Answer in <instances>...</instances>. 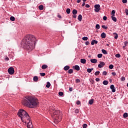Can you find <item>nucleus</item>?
Instances as JSON below:
<instances>
[{"instance_id": "f257e3e1", "label": "nucleus", "mask_w": 128, "mask_h": 128, "mask_svg": "<svg viewBox=\"0 0 128 128\" xmlns=\"http://www.w3.org/2000/svg\"><path fill=\"white\" fill-rule=\"evenodd\" d=\"M36 38L32 34L26 36L22 40V44L28 52H31L34 48L36 44Z\"/></svg>"}, {"instance_id": "f03ea898", "label": "nucleus", "mask_w": 128, "mask_h": 128, "mask_svg": "<svg viewBox=\"0 0 128 128\" xmlns=\"http://www.w3.org/2000/svg\"><path fill=\"white\" fill-rule=\"evenodd\" d=\"M23 105L30 108H34L38 104V100L37 98L32 96H26L22 101Z\"/></svg>"}, {"instance_id": "7ed1b4c3", "label": "nucleus", "mask_w": 128, "mask_h": 128, "mask_svg": "<svg viewBox=\"0 0 128 128\" xmlns=\"http://www.w3.org/2000/svg\"><path fill=\"white\" fill-rule=\"evenodd\" d=\"M17 115L18 116L20 117L22 120L23 118H27L26 121V123L27 124V128H33V126L32 124V119L28 113L23 109H20L17 113Z\"/></svg>"}, {"instance_id": "20e7f679", "label": "nucleus", "mask_w": 128, "mask_h": 128, "mask_svg": "<svg viewBox=\"0 0 128 128\" xmlns=\"http://www.w3.org/2000/svg\"><path fill=\"white\" fill-rule=\"evenodd\" d=\"M62 112L60 110H56L54 112V118L57 120L58 122H60L62 119Z\"/></svg>"}, {"instance_id": "39448f33", "label": "nucleus", "mask_w": 128, "mask_h": 128, "mask_svg": "<svg viewBox=\"0 0 128 128\" xmlns=\"http://www.w3.org/2000/svg\"><path fill=\"white\" fill-rule=\"evenodd\" d=\"M94 8V11L96 12H99L100 10V6L99 4H95Z\"/></svg>"}, {"instance_id": "423d86ee", "label": "nucleus", "mask_w": 128, "mask_h": 128, "mask_svg": "<svg viewBox=\"0 0 128 128\" xmlns=\"http://www.w3.org/2000/svg\"><path fill=\"white\" fill-rule=\"evenodd\" d=\"M8 74H13L14 72V68L12 67L8 68Z\"/></svg>"}, {"instance_id": "0eeeda50", "label": "nucleus", "mask_w": 128, "mask_h": 128, "mask_svg": "<svg viewBox=\"0 0 128 128\" xmlns=\"http://www.w3.org/2000/svg\"><path fill=\"white\" fill-rule=\"evenodd\" d=\"M106 64L103 62H100V64H98V68H102Z\"/></svg>"}, {"instance_id": "6e6552de", "label": "nucleus", "mask_w": 128, "mask_h": 128, "mask_svg": "<svg viewBox=\"0 0 128 128\" xmlns=\"http://www.w3.org/2000/svg\"><path fill=\"white\" fill-rule=\"evenodd\" d=\"M110 90H112V92H116V88L114 87V84H112L110 86Z\"/></svg>"}, {"instance_id": "1a4fd4ad", "label": "nucleus", "mask_w": 128, "mask_h": 128, "mask_svg": "<svg viewBox=\"0 0 128 128\" xmlns=\"http://www.w3.org/2000/svg\"><path fill=\"white\" fill-rule=\"evenodd\" d=\"M92 63L96 64L98 62V60L96 58L90 59V60Z\"/></svg>"}, {"instance_id": "9d476101", "label": "nucleus", "mask_w": 128, "mask_h": 128, "mask_svg": "<svg viewBox=\"0 0 128 128\" xmlns=\"http://www.w3.org/2000/svg\"><path fill=\"white\" fill-rule=\"evenodd\" d=\"M98 43V42L97 40H92L91 42V44L92 46H94V44H97Z\"/></svg>"}, {"instance_id": "9b49d317", "label": "nucleus", "mask_w": 128, "mask_h": 128, "mask_svg": "<svg viewBox=\"0 0 128 128\" xmlns=\"http://www.w3.org/2000/svg\"><path fill=\"white\" fill-rule=\"evenodd\" d=\"M78 20L81 22L82 20V14H79L78 17Z\"/></svg>"}, {"instance_id": "f8f14e48", "label": "nucleus", "mask_w": 128, "mask_h": 128, "mask_svg": "<svg viewBox=\"0 0 128 128\" xmlns=\"http://www.w3.org/2000/svg\"><path fill=\"white\" fill-rule=\"evenodd\" d=\"M70 67L69 66H66L64 67V70L67 71L70 69Z\"/></svg>"}, {"instance_id": "ddd939ff", "label": "nucleus", "mask_w": 128, "mask_h": 128, "mask_svg": "<svg viewBox=\"0 0 128 128\" xmlns=\"http://www.w3.org/2000/svg\"><path fill=\"white\" fill-rule=\"evenodd\" d=\"M48 68V66L46 64H44L42 66V70H46Z\"/></svg>"}, {"instance_id": "4468645a", "label": "nucleus", "mask_w": 128, "mask_h": 128, "mask_svg": "<svg viewBox=\"0 0 128 128\" xmlns=\"http://www.w3.org/2000/svg\"><path fill=\"white\" fill-rule=\"evenodd\" d=\"M74 69L78 71V70H80V67L78 65H76V66H74Z\"/></svg>"}, {"instance_id": "2eb2a0df", "label": "nucleus", "mask_w": 128, "mask_h": 128, "mask_svg": "<svg viewBox=\"0 0 128 128\" xmlns=\"http://www.w3.org/2000/svg\"><path fill=\"white\" fill-rule=\"evenodd\" d=\"M80 62L83 64H84L86 63V60L85 58H81L80 59Z\"/></svg>"}, {"instance_id": "dca6fc26", "label": "nucleus", "mask_w": 128, "mask_h": 128, "mask_svg": "<svg viewBox=\"0 0 128 128\" xmlns=\"http://www.w3.org/2000/svg\"><path fill=\"white\" fill-rule=\"evenodd\" d=\"M101 38H106V34L104 32L102 33Z\"/></svg>"}, {"instance_id": "f3484780", "label": "nucleus", "mask_w": 128, "mask_h": 128, "mask_svg": "<svg viewBox=\"0 0 128 128\" xmlns=\"http://www.w3.org/2000/svg\"><path fill=\"white\" fill-rule=\"evenodd\" d=\"M94 99H91V100H89L88 104L90 105H92V104L94 103Z\"/></svg>"}, {"instance_id": "a211bd4d", "label": "nucleus", "mask_w": 128, "mask_h": 128, "mask_svg": "<svg viewBox=\"0 0 128 128\" xmlns=\"http://www.w3.org/2000/svg\"><path fill=\"white\" fill-rule=\"evenodd\" d=\"M113 36H114V38L115 39H117L118 38V34L116 32L113 33Z\"/></svg>"}, {"instance_id": "6ab92c4d", "label": "nucleus", "mask_w": 128, "mask_h": 128, "mask_svg": "<svg viewBox=\"0 0 128 128\" xmlns=\"http://www.w3.org/2000/svg\"><path fill=\"white\" fill-rule=\"evenodd\" d=\"M114 16H112V20H114V22H116L117 21V19L116 18V17H114Z\"/></svg>"}, {"instance_id": "aec40b11", "label": "nucleus", "mask_w": 128, "mask_h": 128, "mask_svg": "<svg viewBox=\"0 0 128 128\" xmlns=\"http://www.w3.org/2000/svg\"><path fill=\"white\" fill-rule=\"evenodd\" d=\"M51 86V84L50 82H47L46 84V88H49Z\"/></svg>"}, {"instance_id": "412c9836", "label": "nucleus", "mask_w": 128, "mask_h": 128, "mask_svg": "<svg viewBox=\"0 0 128 128\" xmlns=\"http://www.w3.org/2000/svg\"><path fill=\"white\" fill-rule=\"evenodd\" d=\"M102 84H103L104 85L106 86V85H108V80H104V81H103Z\"/></svg>"}, {"instance_id": "4be33fe9", "label": "nucleus", "mask_w": 128, "mask_h": 128, "mask_svg": "<svg viewBox=\"0 0 128 128\" xmlns=\"http://www.w3.org/2000/svg\"><path fill=\"white\" fill-rule=\"evenodd\" d=\"M77 14H78V11L74 9L72 10V14L74 15H76Z\"/></svg>"}, {"instance_id": "5701e85b", "label": "nucleus", "mask_w": 128, "mask_h": 128, "mask_svg": "<svg viewBox=\"0 0 128 128\" xmlns=\"http://www.w3.org/2000/svg\"><path fill=\"white\" fill-rule=\"evenodd\" d=\"M38 78L37 76H35L34 77V82H38Z\"/></svg>"}, {"instance_id": "b1692460", "label": "nucleus", "mask_w": 128, "mask_h": 128, "mask_svg": "<svg viewBox=\"0 0 128 128\" xmlns=\"http://www.w3.org/2000/svg\"><path fill=\"white\" fill-rule=\"evenodd\" d=\"M70 12H71V10L70 8H67V10H66V12H67L68 14H70Z\"/></svg>"}, {"instance_id": "393cba45", "label": "nucleus", "mask_w": 128, "mask_h": 128, "mask_svg": "<svg viewBox=\"0 0 128 128\" xmlns=\"http://www.w3.org/2000/svg\"><path fill=\"white\" fill-rule=\"evenodd\" d=\"M68 72L70 74H72L73 73V70L72 69H70L68 70Z\"/></svg>"}, {"instance_id": "a878e982", "label": "nucleus", "mask_w": 128, "mask_h": 128, "mask_svg": "<svg viewBox=\"0 0 128 128\" xmlns=\"http://www.w3.org/2000/svg\"><path fill=\"white\" fill-rule=\"evenodd\" d=\"M97 57L99 58H102V54H99L97 55Z\"/></svg>"}, {"instance_id": "bb28decb", "label": "nucleus", "mask_w": 128, "mask_h": 128, "mask_svg": "<svg viewBox=\"0 0 128 128\" xmlns=\"http://www.w3.org/2000/svg\"><path fill=\"white\" fill-rule=\"evenodd\" d=\"M102 52L104 54H108V52L104 49H102Z\"/></svg>"}, {"instance_id": "cd10ccee", "label": "nucleus", "mask_w": 128, "mask_h": 128, "mask_svg": "<svg viewBox=\"0 0 128 128\" xmlns=\"http://www.w3.org/2000/svg\"><path fill=\"white\" fill-rule=\"evenodd\" d=\"M38 8L40 10H42L44 9V6L43 5H40L38 6Z\"/></svg>"}, {"instance_id": "c85d7f7f", "label": "nucleus", "mask_w": 128, "mask_h": 128, "mask_svg": "<svg viewBox=\"0 0 128 128\" xmlns=\"http://www.w3.org/2000/svg\"><path fill=\"white\" fill-rule=\"evenodd\" d=\"M82 40H83L86 41V40H88V36H84V37H83V38H82Z\"/></svg>"}, {"instance_id": "c756f323", "label": "nucleus", "mask_w": 128, "mask_h": 128, "mask_svg": "<svg viewBox=\"0 0 128 128\" xmlns=\"http://www.w3.org/2000/svg\"><path fill=\"white\" fill-rule=\"evenodd\" d=\"M123 116L124 118H126L128 116V114L127 112H124V115H123Z\"/></svg>"}, {"instance_id": "7c9ffc66", "label": "nucleus", "mask_w": 128, "mask_h": 128, "mask_svg": "<svg viewBox=\"0 0 128 128\" xmlns=\"http://www.w3.org/2000/svg\"><path fill=\"white\" fill-rule=\"evenodd\" d=\"M110 70H112L114 68V65L110 64L108 66Z\"/></svg>"}, {"instance_id": "2f4dec72", "label": "nucleus", "mask_w": 128, "mask_h": 128, "mask_svg": "<svg viewBox=\"0 0 128 128\" xmlns=\"http://www.w3.org/2000/svg\"><path fill=\"white\" fill-rule=\"evenodd\" d=\"M10 20H11L12 21H14L15 20V18L14 17H13V16H12L10 18Z\"/></svg>"}, {"instance_id": "473e14b6", "label": "nucleus", "mask_w": 128, "mask_h": 128, "mask_svg": "<svg viewBox=\"0 0 128 128\" xmlns=\"http://www.w3.org/2000/svg\"><path fill=\"white\" fill-rule=\"evenodd\" d=\"M116 57L117 58H120L121 57V55L119 54H117L116 55Z\"/></svg>"}, {"instance_id": "72a5a7b5", "label": "nucleus", "mask_w": 128, "mask_h": 128, "mask_svg": "<svg viewBox=\"0 0 128 128\" xmlns=\"http://www.w3.org/2000/svg\"><path fill=\"white\" fill-rule=\"evenodd\" d=\"M96 27V28H97L98 30H99L100 28V25L99 24H97Z\"/></svg>"}, {"instance_id": "f704fd0d", "label": "nucleus", "mask_w": 128, "mask_h": 128, "mask_svg": "<svg viewBox=\"0 0 128 128\" xmlns=\"http://www.w3.org/2000/svg\"><path fill=\"white\" fill-rule=\"evenodd\" d=\"M58 95L60 96H62L64 95V93L62 92H58Z\"/></svg>"}, {"instance_id": "c9c22d12", "label": "nucleus", "mask_w": 128, "mask_h": 128, "mask_svg": "<svg viewBox=\"0 0 128 128\" xmlns=\"http://www.w3.org/2000/svg\"><path fill=\"white\" fill-rule=\"evenodd\" d=\"M115 10H113L112 11V16H115Z\"/></svg>"}, {"instance_id": "e433bc0d", "label": "nucleus", "mask_w": 128, "mask_h": 128, "mask_svg": "<svg viewBox=\"0 0 128 128\" xmlns=\"http://www.w3.org/2000/svg\"><path fill=\"white\" fill-rule=\"evenodd\" d=\"M102 28H104V29H105V30H106V29L108 28V26H105V25H102Z\"/></svg>"}, {"instance_id": "4c0bfd02", "label": "nucleus", "mask_w": 128, "mask_h": 128, "mask_svg": "<svg viewBox=\"0 0 128 128\" xmlns=\"http://www.w3.org/2000/svg\"><path fill=\"white\" fill-rule=\"evenodd\" d=\"M92 69L91 68H88L87 69V72H88V73H90V72H92Z\"/></svg>"}, {"instance_id": "58836bf2", "label": "nucleus", "mask_w": 128, "mask_h": 128, "mask_svg": "<svg viewBox=\"0 0 128 128\" xmlns=\"http://www.w3.org/2000/svg\"><path fill=\"white\" fill-rule=\"evenodd\" d=\"M76 83H78L80 82V80L79 78H77L76 80Z\"/></svg>"}, {"instance_id": "ea45409f", "label": "nucleus", "mask_w": 128, "mask_h": 128, "mask_svg": "<svg viewBox=\"0 0 128 128\" xmlns=\"http://www.w3.org/2000/svg\"><path fill=\"white\" fill-rule=\"evenodd\" d=\"M82 126H83V128H86L87 126H88V125H87V124H83Z\"/></svg>"}, {"instance_id": "a19ab883", "label": "nucleus", "mask_w": 128, "mask_h": 128, "mask_svg": "<svg viewBox=\"0 0 128 128\" xmlns=\"http://www.w3.org/2000/svg\"><path fill=\"white\" fill-rule=\"evenodd\" d=\"M100 74V71H96V73L94 74L96 76H98Z\"/></svg>"}, {"instance_id": "79ce46f5", "label": "nucleus", "mask_w": 128, "mask_h": 128, "mask_svg": "<svg viewBox=\"0 0 128 128\" xmlns=\"http://www.w3.org/2000/svg\"><path fill=\"white\" fill-rule=\"evenodd\" d=\"M124 44L125 45V46H123V48H125L127 46V44H128V42H124Z\"/></svg>"}, {"instance_id": "37998d69", "label": "nucleus", "mask_w": 128, "mask_h": 128, "mask_svg": "<svg viewBox=\"0 0 128 128\" xmlns=\"http://www.w3.org/2000/svg\"><path fill=\"white\" fill-rule=\"evenodd\" d=\"M103 20H107V17H106V16H104V17H103Z\"/></svg>"}, {"instance_id": "c03bdc74", "label": "nucleus", "mask_w": 128, "mask_h": 128, "mask_svg": "<svg viewBox=\"0 0 128 128\" xmlns=\"http://www.w3.org/2000/svg\"><path fill=\"white\" fill-rule=\"evenodd\" d=\"M76 104L78 105H80V104L81 102H80V100H78L77 102H76Z\"/></svg>"}, {"instance_id": "a18cd8bd", "label": "nucleus", "mask_w": 128, "mask_h": 128, "mask_svg": "<svg viewBox=\"0 0 128 128\" xmlns=\"http://www.w3.org/2000/svg\"><path fill=\"white\" fill-rule=\"evenodd\" d=\"M40 75L42 76H46V74L45 73H40Z\"/></svg>"}, {"instance_id": "49530a36", "label": "nucleus", "mask_w": 128, "mask_h": 128, "mask_svg": "<svg viewBox=\"0 0 128 128\" xmlns=\"http://www.w3.org/2000/svg\"><path fill=\"white\" fill-rule=\"evenodd\" d=\"M125 80H126L125 77H124V76L122 77V78H121L122 81L124 82Z\"/></svg>"}, {"instance_id": "de8ad7c7", "label": "nucleus", "mask_w": 128, "mask_h": 128, "mask_svg": "<svg viewBox=\"0 0 128 128\" xmlns=\"http://www.w3.org/2000/svg\"><path fill=\"white\" fill-rule=\"evenodd\" d=\"M102 74L106 76L107 74V72L106 71H104V72H102Z\"/></svg>"}, {"instance_id": "09e8293b", "label": "nucleus", "mask_w": 128, "mask_h": 128, "mask_svg": "<svg viewBox=\"0 0 128 128\" xmlns=\"http://www.w3.org/2000/svg\"><path fill=\"white\" fill-rule=\"evenodd\" d=\"M75 113H76V114H78V113H79V110L76 109V110H75Z\"/></svg>"}, {"instance_id": "8fccbe9b", "label": "nucleus", "mask_w": 128, "mask_h": 128, "mask_svg": "<svg viewBox=\"0 0 128 128\" xmlns=\"http://www.w3.org/2000/svg\"><path fill=\"white\" fill-rule=\"evenodd\" d=\"M122 2L123 4H126L127 3V0H122Z\"/></svg>"}, {"instance_id": "3c124183", "label": "nucleus", "mask_w": 128, "mask_h": 128, "mask_svg": "<svg viewBox=\"0 0 128 128\" xmlns=\"http://www.w3.org/2000/svg\"><path fill=\"white\" fill-rule=\"evenodd\" d=\"M125 12H126V16H128V10L126 9L125 10Z\"/></svg>"}, {"instance_id": "603ef678", "label": "nucleus", "mask_w": 128, "mask_h": 128, "mask_svg": "<svg viewBox=\"0 0 128 128\" xmlns=\"http://www.w3.org/2000/svg\"><path fill=\"white\" fill-rule=\"evenodd\" d=\"M86 7L87 8H88L90 7V5L88 4H86Z\"/></svg>"}, {"instance_id": "864d4df0", "label": "nucleus", "mask_w": 128, "mask_h": 128, "mask_svg": "<svg viewBox=\"0 0 128 128\" xmlns=\"http://www.w3.org/2000/svg\"><path fill=\"white\" fill-rule=\"evenodd\" d=\"M86 46H88V44H90V42L88 41L86 42Z\"/></svg>"}, {"instance_id": "5fc2aeb1", "label": "nucleus", "mask_w": 128, "mask_h": 128, "mask_svg": "<svg viewBox=\"0 0 128 128\" xmlns=\"http://www.w3.org/2000/svg\"><path fill=\"white\" fill-rule=\"evenodd\" d=\"M5 60H6V61H8L10 60V58L8 57H6V58H5Z\"/></svg>"}, {"instance_id": "6e6d98bb", "label": "nucleus", "mask_w": 128, "mask_h": 128, "mask_svg": "<svg viewBox=\"0 0 128 128\" xmlns=\"http://www.w3.org/2000/svg\"><path fill=\"white\" fill-rule=\"evenodd\" d=\"M96 82H99V81L100 80V78H96Z\"/></svg>"}, {"instance_id": "4d7b16f0", "label": "nucleus", "mask_w": 128, "mask_h": 128, "mask_svg": "<svg viewBox=\"0 0 128 128\" xmlns=\"http://www.w3.org/2000/svg\"><path fill=\"white\" fill-rule=\"evenodd\" d=\"M58 18H62V16L60 15V14H58Z\"/></svg>"}, {"instance_id": "13d9d810", "label": "nucleus", "mask_w": 128, "mask_h": 128, "mask_svg": "<svg viewBox=\"0 0 128 128\" xmlns=\"http://www.w3.org/2000/svg\"><path fill=\"white\" fill-rule=\"evenodd\" d=\"M82 0H77V3L80 4Z\"/></svg>"}, {"instance_id": "bf43d9fd", "label": "nucleus", "mask_w": 128, "mask_h": 128, "mask_svg": "<svg viewBox=\"0 0 128 128\" xmlns=\"http://www.w3.org/2000/svg\"><path fill=\"white\" fill-rule=\"evenodd\" d=\"M69 90H70V92H72V88H70Z\"/></svg>"}, {"instance_id": "052dcab7", "label": "nucleus", "mask_w": 128, "mask_h": 128, "mask_svg": "<svg viewBox=\"0 0 128 128\" xmlns=\"http://www.w3.org/2000/svg\"><path fill=\"white\" fill-rule=\"evenodd\" d=\"M112 74L113 75V76H116V72H112Z\"/></svg>"}, {"instance_id": "680f3d73", "label": "nucleus", "mask_w": 128, "mask_h": 128, "mask_svg": "<svg viewBox=\"0 0 128 128\" xmlns=\"http://www.w3.org/2000/svg\"><path fill=\"white\" fill-rule=\"evenodd\" d=\"M73 18H76V14H74V15L73 16Z\"/></svg>"}, {"instance_id": "e2e57ef3", "label": "nucleus", "mask_w": 128, "mask_h": 128, "mask_svg": "<svg viewBox=\"0 0 128 128\" xmlns=\"http://www.w3.org/2000/svg\"><path fill=\"white\" fill-rule=\"evenodd\" d=\"M85 2H84L83 4H82V6H85Z\"/></svg>"}, {"instance_id": "0e129e2a", "label": "nucleus", "mask_w": 128, "mask_h": 128, "mask_svg": "<svg viewBox=\"0 0 128 128\" xmlns=\"http://www.w3.org/2000/svg\"><path fill=\"white\" fill-rule=\"evenodd\" d=\"M90 82L93 84L94 82V80H91Z\"/></svg>"}, {"instance_id": "69168bd1", "label": "nucleus", "mask_w": 128, "mask_h": 128, "mask_svg": "<svg viewBox=\"0 0 128 128\" xmlns=\"http://www.w3.org/2000/svg\"><path fill=\"white\" fill-rule=\"evenodd\" d=\"M110 82H112V79H110Z\"/></svg>"}, {"instance_id": "338daca9", "label": "nucleus", "mask_w": 128, "mask_h": 128, "mask_svg": "<svg viewBox=\"0 0 128 128\" xmlns=\"http://www.w3.org/2000/svg\"><path fill=\"white\" fill-rule=\"evenodd\" d=\"M91 69V70H92H92H94V68H90Z\"/></svg>"}, {"instance_id": "774afa93", "label": "nucleus", "mask_w": 128, "mask_h": 128, "mask_svg": "<svg viewBox=\"0 0 128 128\" xmlns=\"http://www.w3.org/2000/svg\"><path fill=\"white\" fill-rule=\"evenodd\" d=\"M106 46H109V44H106Z\"/></svg>"}]
</instances>
